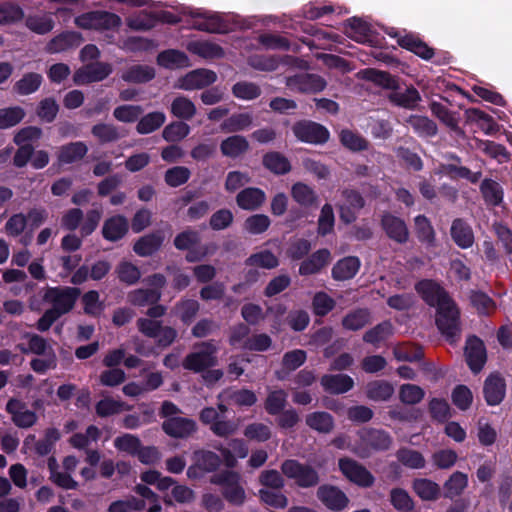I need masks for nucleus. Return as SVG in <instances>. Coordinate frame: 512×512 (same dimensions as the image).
I'll return each mask as SVG.
<instances>
[{
    "label": "nucleus",
    "mask_w": 512,
    "mask_h": 512,
    "mask_svg": "<svg viewBox=\"0 0 512 512\" xmlns=\"http://www.w3.org/2000/svg\"><path fill=\"white\" fill-rule=\"evenodd\" d=\"M187 48L191 53L204 59H219L224 56V51L219 45L208 41H193Z\"/></svg>",
    "instance_id": "e433bc0d"
},
{
    "label": "nucleus",
    "mask_w": 512,
    "mask_h": 512,
    "mask_svg": "<svg viewBox=\"0 0 512 512\" xmlns=\"http://www.w3.org/2000/svg\"><path fill=\"white\" fill-rule=\"evenodd\" d=\"M217 346L212 341H204L193 346L182 362L184 369L194 373L203 372L217 365Z\"/></svg>",
    "instance_id": "20e7f679"
},
{
    "label": "nucleus",
    "mask_w": 512,
    "mask_h": 512,
    "mask_svg": "<svg viewBox=\"0 0 512 512\" xmlns=\"http://www.w3.org/2000/svg\"><path fill=\"white\" fill-rule=\"evenodd\" d=\"M230 449L227 448H218L221 456L228 467H234L236 464V458H245L248 454V448L246 444L241 439H233L229 443Z\"/></svg>",
    "instance_id": "a18cd8bd"
},
{
    "label": "nucleus",
    "mask_w": 512,
    "mask_h": 512,
    "mask_svg": "<svg viewBox=\"0 0 512 512\" xmlns=\"http://www.w3.org/2000/svg\"><path fill=\"white\" fill-rule=\"evenodd\" d=\"M292 198L301 206H311L317 201V195L304 183H296L291 189Z\"/></svg>",
    "instance_id": "052dcab7"
},
{
    "label": "nucleus",
    "mask_w": 512,
    "mask_h": 512,
    "mask_svg": "<svg viewBox=\"0 0 512 512\" xmlns=\"http://www.w3.org/2000/svg\"><path fill=\"white\" fill-rule=\"evenodd\" d=\"M190 133V126L182 121L172 122L162 131V137L168 142H178Z\"/></svg>",
    "instance_id": "e2e57ef3"
},
{
    "label": "nucleus",
    "mask_w": 512,
    "mask_h": 512,
    "mask_svg": "<svg viewBox=\"0 0 512 512\" xmlns=\"http://www.w3.org/2000/svg\"><path fill=\"white\" fill-rule=\"evenodd\" d=\"M306 425L319 432V433H330L334 428V419L327 412H313L306 416Z\"/></svg>",
    "instance_id": "58836bf2"
},
{
    "label": "nucleus",
    "mask_w": 512,
    "mask_h": 512,
    "mask_svg": "<svg viewBox=\"0 0 512 512\" xmlns=\"http://www.w3.org/2000/svg\"><path fill=\"white\" fill-rule=\"evenodd\" d=\"M392 437L382 429L364 427L357 432L352 452L360 458H367L373 452L388 450L392 445Z\"/></svg>",
    "instance_id": "f03ea898"
},
{
    "label": "nucleus",
    "mask_w": 512,
    "mask_h": 512,
    "mask_svg": "<svg viewBox=\"0 0 512 512\" xmlns=\"http://www.w3.org/2000/svg\"><path fill=\"white\" fill-rule=\"evenodd\" d=\"M5 409L14 425L19 428H30L37 422V414L28 409L27 404L20 399H9Z\"/></svg>",
    "instance_id": "ddd939ff"
},
{
    "label": "nucleus",
    "mask_w": 512,
    "mask_h": 512,
    "mask_svg": "<svg viewBox=\"0 0 512 512\" xmlns=\"http://www.w3.org/2000/svg\"><path fill=\"white\" fill-rule=\"evenodd\" d=\"M339 469L351 482L361 487H371L374 484V476L357 461L344 457L339 459Z\"/></svg>",
    "instance_id": "9d476101"
},
{
    "label": "nucleus",
    "mask_w": 512,
    "mask_h": 512,
    "mask_svg": "<svg viewBox=\"0 0 512 512\" xmlns=\"http://www.w3.org/2000/svg\"><path fill=\"white\" fill-rule=\"evenodd\" d=\"M398 44L425 60L434 56V50L414 35L409 34L399 37Z\"/></svg>",
    "instance_id": "473e14b6"
},
{
    "label": "nucleus",
    "mask_w": 512,
    "mask_h": 512,
    "mask_svg": "<svg viewBox=\"0 0 512 512\" xmlns=\"http://www.w3.org/2000/svg\"><path fill=\"white\" fill-rule=\"evenodd\" d=\"M128 231V221L125 217L117 215L107 219L102 228V235L106 240L118 241Z\"/></svg>",
    "instance_id": "bb28decb"
},
{
    "label": "nucleus",
    "mask_w": 512,
    "mask_h": 512,
    "mask_svg": "<svg viewBox=\"0 0 512 512\" xmlns=\"http://www.w3.org/2000/svg\"><path fill=\"white\" fill-rule=\"evenodd\" d=\"M88 152L84 142H71L58 149L57 158L61 164H71L80 161Z\"/></svg>",
    "instance_id": "a878e982"
},
{
    "label": "nucleus",
    "mask_w": 512,
    "mask_h": 512,
    "mask_svg": "<svg viewBox=\"0 0 512 512\" xmlns=\"http://www.w3.org/2000/svg\"><path fill=\"white\" fill-rule=\"evenodd\" d=\"M381 226L386 235L393 241L397 243L407 242L409 230L401 218L392 214H384L381 219Z\"/></svg>",
    "instance_id": "dca6fc26"
},
{
    "label": "nucleus",
    "mask_w": 512,
    "mask_h": 512,
    "mask_svg": "<svg viewBox=\"0 0 512 512\" xmlns=\"http://www.w3.org/2000/svg\"><path fill=\"white\" fill-rule=\"evenodd\" d=\"M360 268L357 257L349 256L339 260L332 268V277L338 281L353 278Z\"/></svg>",
    "instance_id": "c85d7f7f"
},
{
    "label": "nucleus",
    "mask_w": 512,
    "mask_h": 512,
    "mask_svg": "<svg viewBox=\"0 0 512 512\" xmlns=\"http://www.w3.org/2000/svg\"><path fill=\"white\" fill-rule=\"evenodd\" d=\"M331 261V253L327 249H320L304 260L299 267V274L303 276L320 272Z\"/></svg>",
    "instance_id": "b1692460"
},
{
    "label": "nucleus",
    "mask_w": 512,
    "mask_h": 512,
    "mask_svg": "<svg viewBox=\"0 0 512 512\" xmlns=\"http://www.w3.org/2000/svg\"><path fill=\"white\" fill-rule=\"evenodd\" d=\"M317 496L327 508L333 511L343 510L349 502L345 493L334 486L324 485L319 487Z\"/></svg>",
    "instance_id": "f3484780"
},
{
    "label": "nucleus",
    "mask_w": 512,
    "mask_h": 512,
    "mask_svg": "<svg viewBox=\"0 0 512 512\" xmlns=\"http://www.w3.org/2000/svg\"><path fill=\"white\" fill-rule=\"evenodd\" d=\"M396 456L399 462L411 469H421L426 463L425 458L419 451L409 448L399 449Z\"/></svg>",
    "instance_id": "bf43d9fd"
},
{
    "label": "nucleus",
    "mask_w": 512,
    "mask_h": 512,
    "mask_svg": "<svg viewBox=\"0 0 512 512\" xmlns=\"http://www.w3.org/2000/svg\"><path fill=\"white\" fill-rule=\"evenodd\" d=\"M91 133L102 144L116 142L122 137L119 128L108 123L94 125Z\"/></svg>",
    "instance_id": "49530a36"
},
{
    "label": "nucleus",
    "mask_w": 512,
    "mask_h": 512,
    "mask_svg": "<svg viewBox=\"0 0 512 512\" xmlns=\"http://www.w3.org/2000/svg\"><path fill=\"white\" fill-rule=\"evenodd\" d=\"M363 197L354 190H344L342 200L338 204L340 218L345 223H352L357 217V213L364 206Z\"/></svg>",
    "instance_id": "2eb2a0df"
},
{
    "label": "nucleus",
    "mask_w": 512,
    "mask_h": 512,
    "mask_svg": "<svg viewBox=\"0 0 512 512\" xmlns=\"http://www.w3.org/2000/svg\"><path fill=\"white\" fill-rule=\"evenodd\" d=\"M249 143L244 136L232 135L224 139L220 144L221 153L230 158H236L247 152Z\"/></svg>",
    "instance_id": "7c9ffc66"
},
{
    "label": "nucleus",
    "mask_w": 512,
    "mask_h": 512,
    "mask_svg": "<svg viewBox=\"0 0 512 512\" xmlns=\"http://www.w3.org/2000/svg\"><path fill=\"white\" fill-rule=\"evenodd\" d=\"M450 234L455 244L462 249H468L474 244V232L471 226L461 218L453 220Z\"/></svg>",
    "instance_id": "aec40b11"
},
{
    "label": "nucleus",
    "mask_w": 512,
    "mask_h": 512,
    "mask_svg": "<svg viewBox=\"0 0 512 512\" xmlns=\"http://www.w3.org/2000/svg\"><path fill=\"white\" fill-rule=\"evenodd\" d=\"M101 431L98 427L90 425L85 433H76L69 439V443L77 449L86 448L92 441H97L100 438Z\"/></svg>",
    "instance_id": "69168bd1"
},
{
    "label": "nucleus",
    "mask_w": 512,
    "mask_h": 512,
    "mask_svg": "<svg viewBox=\"0 0 512 512\" xmlns=\"http://www.w3.org/2000/svg\"><path fill=\"white\" fill-rule=\"evenodd\" d=\"M465 356L472 371L479 372L486 362V350L483 342L475 337H469L466 342Z\"/></svg>",
    "instance_id": "a211bd4d"
},
{
    "label": "nucleus",
    "mask_w": 512,
    "mask_h": 512,
    "mask_svg": "<svg viewBox=\"0 0 512 512\" xmlns=\"http://www.w3.org/2000/svg\"><path fill=\"white\" fill-rule=\"evenodd\" d=\"M422 299L437 307L436 324L448 340L454 342L459 336V311L446 291L432 280H422L415 286Z\"/></svg>",
    "instance_id": "f257e3e1"
},
{
    "label": "nucleus",
    "mask_w": 512,
    "mask_h": 512,
    "mask_svg": "<svg viewBox=\"0 0 512 512\" xmlns=\"http://www.w3.org/2000/svg\"><path fill=\"white\" fill-rule=\"evenodd\" d=\"M42 80L38 73H27L15 83L13 89L19 95H29L39 89Z\"/></svg>",
    "instance_id": "3c124183"
},
{
    "label": "nucleus",
    "mask_w": 512,
    "mask_h": 512,
    "mask_svg": "<svg viewBox=\"0 0 512 512\" xmlns=\"http://www.w3.org/2000/svg\"><path fill=\"white\" fill-rule=\"evenodd\" d=\"M288 394L283 389H268L264 408L269 415L280 414L287 405Z\"/></svg>",
    "instance_id": "c9c22d12"
},
{
    "label": "nucleus",
    "mask_w": 512,
    "mask_h": 512,
    "mask_svg": "<svg viewBox=\"0 0 512 512\" xmlns=\"http://www.w3.org/2000/svg\"><path fill=\"white\" fill-rule=\"evenodd\" d=\"M81 39L77 33L67 32L53 38L46 47L49 53H60L80 44Z\"/></svg>",
    "instance_id": "4c0bfd02"
},
{
    "label": "nucleus",
    "mask_w": 512,
    "mask_h": 512,
    "mask_svg": "<svg viewBox=\"0 0 512 512\" xmlns=\"http://www.w3.org/2000/svg\"><path fill=\"white\" fill-rule=\"evenodd\" d=\"M430 109L434 116L452 129L457 135L464 136V132L459 128L458 121L454 113L449 111L444 105L438 102H432L430 104Z\"/></svg>",
    "instance_id": "09e8293b"
},
{
    "label": "nucleus",
    "mask_w": 512,
    "mask_h": 512,
    "mask_svg": "<svg viewBox=\"0 0 512 512\" xmlns=\"http://www.w3.org/2000/svg\"><path fill=\"white\" fill-rule=\"evenodd\" d=\"M26 113L20 106H11L0 109V129H8L19 124Z\"/></svg>",
    "instance_id": "603ef678"
},
{
    "label": "nucleus",
    "mask_w": 512,
    "mask_h": 512,
    "mask_svg": "<svg viewBox=\"0 0 512 512\" xmlns=\"http://www.w3.org/2000/svg\"><path fill=\"white\" fill-rule=\"evenodd\" d=\"M281 471L286 477L295 480L300 487H312L319 482L318 473L314 468L293 459L285 460L281 465Z\"/></svg>",
    "instance_id": "0eeeda50"
},
{
    "label": "nucleus",
    "mask_w": 512,
    "mask_h": 512,
    "mask_svg": "<svg viewBox=\"0 0 512 512\" xmlns=\"http://www.w3.org/2000/svg\"><path fill=\"white\" fill-rule=\"evenodd\" d=\"M306 358V352L301 349H295L285 353L282 359V367L285 373L282 371H277L275 373L276 377L279 380H283L287 373H290L299 368L306 361Z\"/></svg>",
    "instance_id": "ea45409f"
},
{
    "label": "nucleus",
    "mask_w": 512,
    "mask_h": 512,
    "mask_svg": "<svg viewBox=\"0 0 512 512\" xmlns=\"http://www.w3.org/2000/svg\"><path fill=\"white\" fill-rule=\"evenodd\" d=\"M161 292L157 289H137L128 294V300L132 305L143 307L153 305L159 301Z\"/></svg>",
    "instance_id": "de8ad7c7"
},
{
    "label": "nucleus",
    "mask_w": 512,
    "mask_h": 512,
    "mask_svg": "<svg viewBox=\"0 0 512 512\" xmlns=\"http://www.w3.org/2000/svg\"><path fill=\"white\" fill-rule=\"evenodd\" d=\"M127 405L111 397H105L96 404V413L100 417H108L127 410Z\"/></svg>",
    "instance_id": "338daca9"
},
{
    "label": "nucleus",
    "mask_w": 512,
    "mask_h": 512,
    "mask_svg": "<svg viewBox=\"0 0 512 512\" xmlns=\"http://www.w3.org/2000/svg\"><path fill=\"white\" fill-rule=\"evenodd\" d=\"M286 86L292 92L298 93H316L326 87V81L319 75L301 73L287 77Z\"/></svg>",
    "instance_id": "f8f14e48"
},
{
    "label": "nucleus",
    "mask_w": 512,
    "mask_h": 512,
    "mask_svg": "<svg viewBox=\"0 0 512 512\" xmlns=\"http://www.w3.org/2000/svg\"><path fill=\"white\" fill-rule=\"evenodd\" d=\"M321 385L329 393L342 394L353 388L354 380L346 374H328L322 376Z\"/></svg>",
    "instance_id": "393cba45"
},
{
    "label": "nucleus",
    "mask_w": 512,
    "mask_h": 512,
    "mask_svg": "<svg viewBox=\"0 0 512 512\" xmlns=\"http://www.w3.org/2000/svg\"><path fill=\"white\" fill-rule=\"evenodd\" d=\"M162 428L171 437L186 438L196 431V423L184 417H170L163 422Z\"/></svg>",
    "instance_id": "6ab92c4d"
},
{
    "label": "nucleus",
    "mask_w": 512,
    "mask_h": 512,
    "mask_svg": "<svg viewBox=\"0 0 512 512\" xmlns=\"http://www.w3.org/2000/svg\"><path fill=\"white\" fill-rule=\"evenodd\" d=\"M263 164L275 174H285L291 169L289 160L279 152L267 153L263 158Z\"/></svg>",
    "instance_id": "8fccbe9b"
},
{
    "label": "nucleus",
    "mask_w": 512,
    "mask_h": 512,
    "mask_svg": "<svg viewBox=\"0 0 512 512\" xmlns=\"http://www.w3.org/2000/svg\"><path fill=\"white\" fill-rule=\"evenodd\" d=\"M467 484L468 478L466 474L462 472L453 473L444 484L445 497L453 498L460 495L467 487Z\"/></svg>",
    "instance_id": "680f3d73"
},
{
    "label": "nucleus",
    "mask_w": 512,
    "mask_h": 512,
    "mask_svg": "<svg viewBox=\"0 0 512 512\" xmlns=\"http://www.w3.org/2000/svg\"><path fill=\"white\" fill-rule=\"evenodd\" d=\"M246 264L252 267H260L264 269H274L279 265V260L269 250H262L252 254L247 260Z\"/></svg>",
    "instance_id": "4d7b16f0"
},
{
    "label": "nucleus",
    "mask_w": 512,
    "mask_h": 512,
    "mask_svg": "<svg viewBox=\"0 0 512 512\" xmlns=\"http://www.w3.org/2000/svg\"><path fill=\"white\" fill-rule=\"evenodd\" d=\"M158 65L167 69H180L186 68L191 65L188 56L178 50H166L157 56Z\"/></svg>",
    "instance_id": "c756f323"
},
{
    "label": "nucleus",
    "mask_w": 512,
    "mask_h": 512,
    "mask_svg": "<svg viewBox=\"0 0 512 512\" xmlns=\"http://www.w3.org/2000/svg\"><path fill=\"white\" fill-rule=\"evenodd\" d=\"M472 147L485 153L487 156L496 159L499 163L509 161L510 153L498 143L489 140L475 139Z\"/></svg>",
    "instance_id": "2f4dec72"
},
{
    "label": "nucleus",
    "mask_w": 512,
    "mask_h": 512,
    "mask_svg": "<svg viewBox=\"0 0 512 512\" xmlns=\"http://www.w3.org/2000/svg\"><path fill=\"white\" fill-rule=\"evenodd\" d=\"M390 502L400 512H413L415 507L412 497L402 488H393L390 491Z\"/></svg>",
    "instance_id": "5fc2aeb1"
},
{
    "label": "nucleus",
    "mask_w": 512,
    "mask_h": 512,
    "mask_svg": "<svg viewBox=\"0 0 512 512\" xmlns=\"http://www.w3.org/2000/svg\"><path fill=\"white\" fill-rule=\"evenodd\" d=\"M393 393L394 387L387 381L376 380L366 386V396L373 401H387Z\"/></svg>",
    "instance_id": "37998d69"
},
{
    "label": "nucleus",
    "mask_w": 512,
    "mask_h": 512,
    "mask_svg": "<svg viewBox=\"0 0 512 512\" xmlns=\"http://www.w3.org/2000/svg\"><path fill=\"white\" fill-rule=\"evenodd\" d=\"M112 72V66L104 62H94L75 71L73 80L76 85H85L92 82L102 81Z\"/></svg>",
    "instance_id": "4468645a"
},
{
    "label": "nucleus",
    "mask_w": 512,
    "mask_h": 512,
    "mask_svg": "<svg viewBox=\"0 0 512 512\" xmlns=\"http://www.w3.org/2000/svg\"><path fill=\"white\" fill-rule=\"evenodd\" d=\"M170 112L178 119L190 120L196 115L197 108L188 97L179 95L172 100Z\"/></svg>",
    "instance_id": "72a5a7b5"
},
{
    "label": "nucleus",
    "mask_w": 512,
    "mask_h": 512,
    "mask_svg": "<svg viewBox=\"0 0 512 512\" xmlns=\"http://www.w3.org/2000/svg\"><path fill=\"white\" fill-rule=\"evenodd\" d=\"M210 482L221 486L224 498L231 504L240 506L245 502V490L240 484V475L233 471H223L211 477Z\"/></svg>",
    "instance_id": "39448f33"
},
{
    "label": "nucleus",
    "mask_w": 512,
    "mask_h": 512,
    "mask_svg": "<svg viewBox=\"0 0 512 512\" xmlns=\"http://www.w3.org/2000/svg\"><path fill=\"white\" fill-rule=\"evenodd\" d=\"M80 295L74 287H49L44 291L43 300L50 304L52 311L62 316L68 313Z\"/></svg>",
    "instance_id": "423d86ee"
},
{
    "label": "nucleus",
    "mask_w": 512,
    "mask_h": 512,
    "mask_svg": "<svg viewBox=\"0 0 512 512\" xmlns=\"http://www.w3.org/2000/svg\"><path fill=\"white\" fill-rule=\"evenodd\" d=\"M418 239L430 246L435 244V231L427 217L419 215L414 219Z\"/></svg>",
    "instance_id": "6e6d98bb"
},
{
    "label": "nucleus",
    "mask_w": 512,
    "mask_h": 512,
    "mask_svg": "<svg viewBox=\"0 0 512 512\" xmlns=\"http://www.w3.org/2000/svg\"><path fill=\"white\" fill-rule=\"evenodd\" d=\"M340 141L347 149L358 152L368 149L369 142L359 133L349 129L340 132Z\"/></svg>",
    "instance_id": "864d4df0"
},
{
    "label": "nucleus",
    "mask_w": 512,
    "mask_h": 512,
    "mask_svg": "<svg viewBox=\"0 0 512 512\" xmlns=\"http://www.w3.org/2000/svg\"><path fill=\"white\" fill-rule=\"evenodd\" d=\"M506 385L498 374H491L484 382V397L488 405H498L505 396Z\"/></svg>",
    "instance_id": "412c9836"
},
{
    "label": "nucleus",
    "mask_w": 512,
    "mask_h": 512,
    "mask_svg": "<svg viewBox=\"0 0 512 512\" xmlns=\"http://www.w3.org/2000/svg\"><path fill=\"white\" fill-rule=\"evenodd\" d=\"M292 131L298 140L312 144L325 143L329 138L328 130L312 121H299L293 125Z\"/></svg>",
    "instance_id": "9b49d317"
},
{
    "label": "nucleus",
    "mask_w": 512,
    "mask_h": 512,
    "mask_svg": "<svg viewBox=\"0 0 512 512\" xmlns=\"http://www.w3.org/2000/svg\"><path fill=\"white\" fill-rule=\"evenodd\" d=\"M166 121L163 112L155 111L143 116L136 125L139 134H150L160 128Z\"/></svg>",
    "instance_id": "c03bdc74"
},
{
    "label": "nucleus",
    "mask_w": 512,
    "mask_h": 512,
    "mask_svg": "<svg viewBox=\"0 0 512 512\" xmlns=\"http://www.w3.org/2000/svg\"><path fill=\"white\" fill-rule=\"evenodd\" d=\"M217 80V75L209 69H195L179 77L174 87L185 91L203 89Z\"/></svg>",
    "instance_id": "1a4fd4ad"
},
{
    "label": "nucleus",
    "mask_w": 512,
    "mask_h": 512,
    "mask_svg": "<svg viewBox=\"0 0 512 512\" xmlns=\"http://www.w3.org/2000/svg\"><path fill=\"white\" fill-rule=\"evenodd\" d=\"M243 434L249 440L265 442L271 438L272 431L267 424L254 422L244 428Z\"/></svg>",
    "instance_id": "0e129e2a"
},
{
    "label": "nucleus",
    "mask_w": 512,
    "mask_h": 512,
    "mask_svg": "<svg viewBox=\"0 0 512 512\" xmlns=\"http://www.w3.org/2000/svg\"><path fill=\"white\" fill-rule=\"evenodd\" d=\"M22 340L16 345V349L21 353H33L37 355H44L49 352H54L52 346L41 336L32 333H25Z\"/></svg>",
    "instance_id": "4be33fe9"
},
{
    "label": "nucleus",
    "mask_w": 512,
    "mask_h": 512,
    "mask_svg": "<svg viewBox=\"0 0 512 512\" xmlns=\"http://www.w3.org/2000/svg\"><path fill=\"white\" fill-rule=\"evenodd\" d=\"M155 77L154 68L148 65H133L128 67L122 74V79L126 82L144 83Z\"/></svg>",
    "instance_id": "79ce46f5"
},
{
    "label": "nucleus",
    "mask_w": 512,
    "mask_h": 512,
    "mask_svg": "<svg viewBox=\"0 0 512 512\" xmlns=\"http://www.w3.org/2000/svg\"><path fill=\"white\" fill-rule=\"evenodd\" d=\"M266 200V194L263 190L255 187H248L241 190L236 196L237 205L248 211L259 209Z\"/></svg>",
    "instance_id": "5701e85b"
},
{
    "label": "nucleus",
    "mask_w": 512,
    "mask_h": 512,
    "mask_svg": "<svg viewBox=\"0 0 512 512\" xmlns=\"http://www.w3.org/2000/svg\"><path fill=\"white\" fill-rule=\"evenodd\" d=\"M414 493L423 501H436L441 495L440 486L427 478H417L412 482Z\"/></svg>",
    "instance_id": "cd10ccee"
},
{
    "label": "nucleus",
    "mask_w": 512,
    "mask_h": 512,
    "mask_svg": "<svg viewBox=\"0 0 512 512\" xmlns=\"http://www.w3.org/2000/svg\"><path fill=\"white\" fill-rule=\"evenodd\" d=\"M163 242V236L160 233H152L143 236L134 244V251L139 256L145 257L157 251Z\"/></svg>",
    "instance_id": "a19ab883"
},
{
    "label": "nucleus",
    "mask_w": 512,
    "mask_h": 512,
    "mask_svg": "<svg viewBox=\"0 0 512 512\" xmlns=\"http://www.w3.org/2000/svg\"><path fill=\"white\" fill-rule=\"evenodd\" d=\"M366 73L374 82L383 85L384 87L393 89L387 97L397 106L412 109L421 99L419 92L414 87H408L403 90L394 89L396 86V81L389 73L376 70H369Z\"/></svg>",
    "instance_id": "7ed1b4c3"
},
{
    "label": "nucleus",
    "mask_w": 512,
    "mask_h": 512,
    "mask_svg": "<svg viewBox=\"0 0 512 512\" xmlns=\"http://www.w3.org/2000/svg\"><path fill=\"white\" fill-rule=\"evenodd\" d=\"M370 321V313L366 309H359L347 314L343 320L342 325L348 330H359L363 328Z\"/></svg>",
    "instance_id": "774afa93"
},
{
    "label": "nucleus",
    "mask_w": 512,
    "mask_h": 512,
    "mask_svg": "<svg viewBox=\"0 0 512 512\" xmlns=\"http://www.w3.org/2000/svg\"><path fill=\"white\" fill-rule=\"evenodd\" d=\"M369 25L361 19L352 18L345 25V33L357 42H365L369 35Z\"/></svg>",
    "instance_id": "13d9d810"
},
{
    "label": "nucleus",
    "mask_w": 512,
    "mask_h": 512,
    "mask_svg": "<svg viewBox=\"0 0 512 512\" xmlns=\"http://www.w3.org/2000/svg\"><path fill=\"white\" fill-rule=\"evenodd\" d=\"M75 22L84 29L109 30L118 28L121 24V19L114 13L94 11L77 17Z\"/></svg>",
    "instance_id": "6e6552de"
},
{
    "label": "nucleus",
    "mask_w": 512,
    "mask_h": 512,
    "mask_svg": "<svg viewBox=\"0 0 512 512\" xmlns=\"http://www.w3.org/2000/svg\"><path fill=\"white\" fill-rule=\"evenodd\" d=\"M253 124V115L248 112L235 113L225 119L221 124V130L226 133L244 131Z\"/></svg>",
    "instance_id": "f704fd0d"
}]
</instances>
